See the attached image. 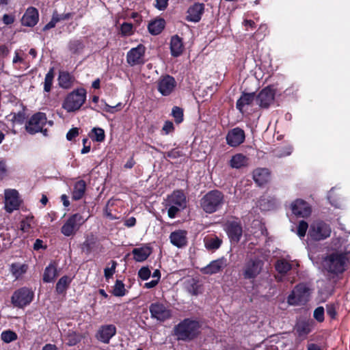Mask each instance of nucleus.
<instances>
[{"instance_id": "1", "label": "nucleus", "mask_w": 350, "mask_h": 350, "mask_svg": "<svg viewBox=\"0 0 350 350\" xmlns=\"http://www.w3.org/2000/svg\"><path fill=\"white\" fill-rule=\"evenodd\" d=\"M201 327L199 321L185 318L174 327L173 335L178 340L190 342L200 335Z\"/></svg>"}, {"instance_id": "2", "label": "nucleus", "mask_w": 350, "mask_h": 350, "mask_svg": "<svg viewBox=\"0 0 350 350\" xmlns=\"http://www.w3.org/2000/svg\"><path fill=\"white\" fill-rule=\"evenodd\" d=\"M324 268L330 274L338 275L343 273L349 262L347 253L333 252L325 258Z\"/></svg>"}, {"instance_id": "3", "label": "nucleus", "mask_w": 350, "mask_h": 350, "mask_svg": "<svg viewBox=\"0 0 350 350\" xmlns=\"http://www.w3.org/2000/svg\"><path fill=\"white\" fill-rule=\"evenodd\" d=\"M224 203V193L217 189L207 192L200 200V206L202 210L208 214L213 213L219 210Z\"/></svg>"}, {"instance_id": "4", "label": "nucleus", "mask_w": 350, "mask_h": 350, "mask_svg": "<svg viewBox=\"0 0 350 350\" xmlns=\"http://www.w3.org/2000/svg\"><path fill=\"white\" fill-rule=\"evenodd\" d=\"M331 233L330 224L322 220H316L310 225L308 237L312 241H321L329 238Z\"/></svg>"}, {"instance_id": "5", "label": "nucleus", "mask_w": 350, "mask_h": 350, "mask_svg": "<svg viewBox=\"0 0 350 350\" xmlns=\"http://www.w3.org/2000/svg\"><path fill=\"white\" fill-rule=\"evenodd\" d=\"M86 100V89H75L68 94L62 104L68 112H73L81 108Z\"/></svg>"}, {"instance_id": "6", "label": "nucleus", "mask_w": 350, "mask_h": 350, "mask_svg": "<svg viewBox=\"0 0 350 350\" xmlns=\"http://www.w3.org/2000/svg\"><path fill=\"white\" fill-rule=\"evenodd\" d=\"M46 122V114L42 112H37L27 122L25 129L28 133L31 135L40 132L44 136H46L48 131L46 129H43Z\"/></svg>"}, {"instance_id": "7", "label": "nucleus", "mask_w": 350, "mask_h": 350, "mask_svg": "<svg viewBox=\"0 0 350 350\" xmlns=\"http://www.w3.org/2000/svg\"><path fill=\"white\" fill-rule=\"evenodd\" d=\"M34 297L33 291L27 287H21L16 290L12 297L11 303L18 308H23L30 304Z\"/></svg>"}, {"instance_id": "8", "label": "nucleus", "mask_w": 350, "mask_h": 350, "mask_svg": "<svg viewBox=\"0 0 350 350\" xmlns=\"http://www.w3.org/2000/svg\"><path fill=\"white\" fill-rule=\"evenodd\" d=\"M310 297V288L306 284L300 283L295 286L288 296V303L291 305L299 306L306 304Z\"/></svg>"}, {"instance_id": "9", "label": "nucleus", "mask_w": 350, "mask_h": 350, "mask_svg": "<svg viewBox=\"0 0 350 350\" xmlns=\"http://www.w3.org/2000/svg\"><path fill=\"white\" fill-rule=\"evenodd\" d=\"M80 213L71 215L61 228V232L66 237L73 236L85 222Z\"/></svg>"}, {"instance_id": "10", "label": "nucleus", "mask_w": 350, "mask_h": 350, "mask_svg": "<svg viewBox=\"0 0 350 350\" xmlns=\"http://www.w3.org/2000/svg\"><path fill=\"white\" fill-rule=\"evenodd\" d=\"M262 265V261L256 258L246 260L242 269L243 278L255 279L261 272Z\"/></svg>"}, {"instance_id": "11", "label": "nucleus", "mask_w": 350, "mask_h": 350, "mask_svg": "<svg viewBox=\"0 0 350 350\" xmlns=\"http://www.w3.org/2000/svg\"><path fill=\"white\" fill-rule=\"evenodd\" d=\"M149 311L152 319H157L161 323L172 317L171 310L159 301L152 303L149 306Z\"/></svg>"}, {"instance_id": "12", "label": "nucleus", "mask_w": 350, "mask_h": 350, "mask_svg": "<svg viewBox=\"0 0 350 350\" xmlns=\"http://www.w3.org/2000/svg\"><path fill=\"white\" fill-rule=\"evenodd\" d=\"M224 230L230 241L233 243H238L243 234V227L240 221H227L224 226Z\"/></svg>"}, {"instance_id": "13", "label": "nucleus", "mask_w": 350, "mask_h": 350, "mask_svg": "<svg viewBox=\"0 0 350 350\" xmlns=\"http://www.w3.org/2000/svg\"><path fill=\"white\" fill-rule=\"evenodd\" d=\"M117 328L113 324L101 325L96 334V339L104 343L109 344L110 340L116 334Z\"/></svg>"}, {"instance_id": "14", "label": "nucleus", "mask_w": 350, "mask_h": 350, "mask_svg": "<svg viewBox=\"0 0 350 350\" xmlns=\"http://www.w3.org/2000/svg\"><path fill=\"white\" fill-rule=\"evenodd\" d=\"M292 213L299 217H308L312 213L310 205L302 199H297L291 203Z\"/></svg>"}, {"instance_id": "15", "label": "nucleus", "mask_w": 350, "mask_h": 350, "mask_svg": "<svg viewBox=\"0 0 350 350\" xmlns=\"http://www.w3.org/2000/svg\"><path fill=\"white\" fill-rule=\"evenodd\" d=\"M18 192L16 189H8L5 191V209L12 213L20 206Z\"/></svg>"}, {"instance_id": "16", "label": "nucleus", "mask_w": 350, "mask_h": 350, "mask_svg": "<svg viewBox=\"0 0 350 350\" xmlns=\"http://www.w3.org/2000/svg\"><path fill=\"white\" fill-rule=\"evenodd\" d=\"M275 89H262L255 96L256 103L261 107L267 109L275 100Z\"/></svg>"}, {"instance_id": "17", "label": "nucleus", "mask_w": 350, "mask_h": 350, "mask_svg": "<svg viewBox=\"0 0 350 350\" xmlns=\"http://www.w3.org/2000/svg\"><path fill=\"white\" fill-rule=\"evenodd\" d=\"M145 47L139 44L137 47L131 49L126 55L127 62L131 66L144 64Z\"/></svg>"}, {"instance_id": "18", "label": "nucleus", "mask_w": 350, "mask_h": 350, "mask_svg": "<svg viewBox=\"0 0 350 350\" xmlns=\"http://www.w3.org/2000/svg\"><path fill=\"white\" fill-rule=\"evenodd\" d=\"M245 138V132L239 127L229 131L226 137L227 144L232 147H237L243 143Z\"/></svg>"}, {"instance_id": "19", "label": "nucleus", "mask_w": 350, "mask_h": 350, "mask_svg": "<svg viewBox=\"0 0 350 350\" xmlns=\"http://www.w3.org/2000/svg\"><path fill=\"white\" fill-rule=\"evenodd\" d=\"M226 266V259L221 257L212 260L206 267L201 268L200 272L206 275H213L221 271Z\"/></svg>"}, {"instance_id": "20", "label": "nucleus", "mask_w": 350, "mask_h": 350, "mask_svg": "<svg viewBox=\"0 0 350 350\" xmlns=\"http://www.w3.org/2000/svg\"><path fill=\"white\" fill-rule=\"evenodd\" d=\"M167 205H175L184 208L186 206L187 200L184 192L180 190H175L165 199Z\"/></svg>"}, {"instance_id": "21", "label": "nucleus", "mask_w": 350, "mask_h": 350, "mask_svg": "<svg viewBox=\"0 0 350 350\" xmlns=\"http://www.w3.org/2000/svg\"><path fill=\"white\" fill-rule=\"evenodd\" d=\"M81 248L82 252H85L86 254H90L91 252L97 250L101 251L103 245L99 243L97 237L91 234L86 237L84 242L81 244Z\"/></svg>"}, {"instance_id": "22", "label": "nucleus", "mask_w": 350, "mask_h": 350, "mask_svg": "<svg viewBox=\"0 0 350 350\" xmlns=\"http://www.w3.org/2000/svg\"><path fill=\"white\" fill-rule=\"evenodd\" d=\"M39 14L37 9L33 7L29 8L21 19V23L24 26L33 27L38 21Z\"/></svg>"}, {"instance_id": "23", "label": "nucleus", "mask_w": 350, "mask_h": 350, "mask_svg": "<svg viewBox=\"0 0 350 350\" xmlns=\"http://www.w3.org/2000/svg\"><path fill=\"white\" fill-rule=\"evenodd\" d=\"M152 253V248L148 245L146 244L141 247H136L132 250L133 259L136 262L145 261Z\"/></svg>"}, {"instance_id": "24", "label": "nucleus", "mask_w": 350, "mask_h": 350, "mask_svg": "<svg viewBox=\"0 0 350 350\" xmlns=\"http://www.w3.org/2000/svg\"><path fill=\"white\" fill-rule=\"evenodd\" d=\"M204 12V4L196 3L189 7L187 11V20L191 22H198Z\"/></svg>"}, {"instance_id": "25", "label": "nucleus", "mask_w": 350, "mask_h": 350, "mask_svg": "<svg viewBox=\"0 0 350 350\" xmlns=\"http://www.w3.org/2000/svg\"><path fill=\"white\" fill-rule=\"evenodd\" d=\"M253 179L255 183L262 186L267 183L270 179V172L267 168H257L253 172Z\"/></svg>"}, {"instance_id": "26", "label": "nucleus", "mask_w": 350, "mask_h": 350, "mask_svg": "<svg viewBox=\"0 0 350 350\" xmlns=\"http://www.w3.org/2000/svg\"><path fill=\"white\" fill-rule=\"evenodd\" d=\"M170 239L172 245L182 247L187 243V232L182 230L174 231L170 234Z\"/></svg>"}, {"instance_id": "27", "label": "nucleus", "mask_w": 350, "mask_h": 350, "mask_svg": "<svg viewBox=\"0 0 350 350\" xmlns=\"http://www.w3.org/2000/svg\"><path fill=\"white\" fill-rule=\"evenodd\" d=\"M57 275V262L51 261L44 271L42 280L45 283H50L53 282Z\"/></svg>"}, {"instance_id": "28", "label": "nucleus", "mask_w": 350, "mask_h": 350, "mask_svg": "<svg viewBox=\"0 0 350 350\" xmlns=\"http://www.w3.org/2000/svg\"><path fill=\"white\" fill-rule=\"evenodd\" d=\"M313 322L312 321H301L296 323L295 330L299 337L306 336L312 329Z\"/></svg>"}, {"instance_id": "29", "label": "nucleus", "mask_w": 350, "mask_h": 350, "mask_svg": "<svg viewBox=\"0 0 350 350\" xmlns=\"http://www.w3.org/2000/svg\"><path fill=\"white\" fill-rule=\"evenodd\" d=\"M249 159L241 153H237L233 155L229 161V165L232 168L240 169L246 167L248 165Z\"/></svg>"}, {"instance_id": "30", "label": "nucleus", "mask_w": 350, "mask_h": 350, "mask_svg": "<svg viewBox=\"0 0 350 350\" xmlns=\"http://www.w3.org/2000/svg\"><path fill=\"white\" fill-rule=\"evenodd\" d=\"M204 242L207 250L214 252L221 247L223 241L216 235H211L206 237Z\"/></svg>"}, {"instance_id": "31", "label": "nucleus", "mask_w": 350, "mask_h": 350, "mask_svg": "<svg viewBox=\"0 0 350 350\" xmlns=\"http://www.w3.org/2000/svg\"><path fill=\"white\" fill-rule=\"evenodd\" d=\"M254 99V93L243 92L241 97L237 101L236 107L240 112L243 113L244 107L251 105Z\"/></svg>"}, {"instance_id": "32", "label": "nucleus", "mask_w": 350, "mask_h": 350, "mask_svg": "<svg viewBox=\"0 0 350 350\" xmlns=\"http://www.w3.org/2000/svg\"><path fill=\"white\" fill-rule=\"evenodd\" d=\"M86 191V183L83 180H80L76 182L74 185L72 198L73 200H79L85 195Z\"/></svg>"}, {"instance_id": "33", "label": "nucleus", "mask_w": 350, "mask_h": 350, "mask_svg": "<svg viewBox=\"0 0 350 350\" xmlns=\"http://www.w3.org/2000/svg\"><path fill=\"white\" fill-rule=\"evenodd\" d=\"M170 49L172 55L174 57H178L182 53L183 45L181 39L178 36H174L172 38Z\"/></svg>"}, {"instance_id": "34", "label": "nucleus", "mask_w": 350, "mask_h": 350, "mask_svg": "<svg viewBox=\"0 0 350 350\" xmlns=\"http://www.w3.org/2000/svg\"><path fill=\"white\" fill-rule=\"evenodd\" d=\"M72 278L68 275H64L59 279L55 286V291L57 294L61 295L64 293L69 288Z\"/></svg>"}, {"instance_id": "35", "label": "nucleus", "mask_w": 350, "mask_h": 350, "mask_svg": "<svg viewBox=\"0 0 350 350\" xmlns=\"http://www.w3.org/2000/svg\"><path fill=\"white\" fill-rule=\"evenodd\" d=\"M28 269V265L27 264H21L18 262L12 263L10 265V272L16 278H19L23 274H25Z\"/></svg>"}, {"instance_id": "36", "label": "nucleus", "mask_w": 350, "mask_h": 350, "mask_svg": "<svg viewBox=\"0 0 350 350\" xmlns=\"http://www.w3.org/2000/svg\"><path fill=\"white\" fill-rule=\"evenodd\" d=\"M58 81L61 88H68L75 85L73 77L67 72H60Z\"/></svg>"}, {"instance_id": "37", "label": "nucleus", "mask_w": 350, "mask_h": 350, "mask_svg": "<svg viewBox=\"0 0 350 350\" xmlns=\"http://www.w3.org/2000/svg\"><path fill=\"white\" fill-rule=\"evenodd\" d=\"M165 26V21L159 18L155 20L148 25V30L152 35H158L161 33Z\"/></svg>"}, {"instance_id": "38", "label": "nucleus", "mask_w": 350, "mask_h": 350, "mask_svg": "<svg viewBox=\"0 0 350 350\" xmlns=\"http://www.w3.org/2000/svg\"><path fill=\"white\" fill-rule=\"evenodd\" d=\"M275 268L279 273L285 275L292 269V265L284 259H280L276 261Z\"/></svg>"}, {"instance_id": "39", "label": "nucleus", "mask_w": 350, "mask_h": 350, "mask_svg": "<svg viewBox=\"0 0 350 350\" xmlns=\"http://www.w3.org/2000/svg\"><path fill=\"white\" fill-rule=\"evenodd\" d=\"M176 82L174 78L166 75L160 77L159 80V88H175Z\"/></svg>"}, {"instance_id": "40", "label": "nucleus", "mask_w": 350, "mask_h": 350, "mask_svg": "<svg viewBox=\"0 0 350 350\" xmlns=\"http://www.w3.org/2000/svg\"><path fill=\"white\" fill-rule=\"evenodd\" d=\"M89 136L92 141L102 142L105 138V131L99 127L94 128L92 129Z\"/></svg>"}, {"instance_id": "41", "label": "nucleus", "mask_w": 350, "mask_h": 350, "mask_svg": "<svg viewBox=\"0 0 350 350\" xmlns=\"http://www.w3.org/2000/svg\"><path fill=\"white\" fill-rule=\"evenodd\" d=\"M200 286L198 284V281L192 278L188 280L186 283V288L189 293L192 295H198L200 293Z\"/></svg>"}, {"instance_id": "42", "label": "nucleus", "mask_w": 350, "mask_h": 350, "mask_svg": "<svg viewBox=\"0 0 350 350\" xmlns=\"http://www.w3.org/2000/svg\"><path fill=\"white\" fill-rule=\"evenodd\" d=\"M126 290L122 280H117L115 282L112 294L116 297H122L126 295Z\"/></svg>"}, {"instance_id": "43", "label": "nucleus", "mask_w": 350, "mask_h": 350, "mask_svg": "<svg viewBox=\"0 0 350 350\" xmlns=\"http://www.w3.org/2000/svg\"><path fill=\"white\" fill-rule=\"evenodd\" d=\"M171 115L176 124L182 123L184 120V110L183 108L174 106L172 107Z\"/></svg>"}, {"instance_id": "44", "label": "nucleus", "mask_w": 350, "mask_h": 350, "mask_svg": "<svg viewBox=\"0 0 350 350\" xmlns=\"http://www.w3.org/2000/svg\"><path fill=\"white\" fill-rule=\"evenodd\" d=\"M9 117H10V120L14 123H17L19 124H22L26 119V115L24 110L20 111L18 113L12 112L9 115Z\"/></svg>"}, {"instance_id": "45", "label": "nucleus", "mask_w": 350, "mask_h": 350, "mask_svg": "<svg viewBox=\"0 0 350 350\" xmlns=\"http://www.w3.org/2000/svg\"><path fill=\"white\" fill-rule=\"evenodd\" d=\"M17 334L12 330L3 331L1 334V340L5 343H10L17 339Z\"/></svg>"}, {"instance_id": "46", "label": "nucleus", "mask_w": 350, "mask_h": 350, "mask_svg": "<svg viewBox=\"0 0 350 350\" xmlns=\"http://www.w3.org/2000/svg\"><path fill=\"white\" fill-rule=\"evenodd\" d=\"M309 227L308 224L306 221L301 220L297 226V234L299 237H304L306 234L307 230H309Z\"/></svg>"}, {"instance_id": "47", "label": "nucleus", "mask_w": 350, "mask_h": 350, "mask_svg": "<svg viewBox=\"0 0 350 350\" xmlns=\"http://www.w3.org/2000/svg\"><path fill=\"white\" fill-rule=\"evenodd\" d=\"M70 50L73 53H79L83 48V44L79 40H73L70 42Z\"/></svg>"}, {"instance_id": "48", "label": "nucleus", "mask_w": 350, "mask_h": 350, "mask_svg": "<svg viewBox=\"0 0 350 350\" xmlns=\"http://www.w3.org/2000/svg\"><path fill=\"white\" fill-rule=\"evenodd\" d=\"M324 314V308L323 306H319L314 310L313 317L318 322L322 323L325 319Z\"/></svg>"}, {"instance_id": "49", "label": "nucleus", "mask_w": 350, "mask_h": 350, "mask_svg": "<svg viewBox=\"0 0 350 350\" xmlns=\"http://www.w3.org/2000/svg\"><path fill=\"white\" fill-rule=\"evenodd\" d=\"M165 206L166 208L169 207L168 210H167V215L170 218H172V219L175 218L176 217L177 214L180 211V209L182 208L180 206L172 205V204L167 205L165 204Z\"/></svg>"}, {"instance_id": "50", "label": "nucleus", "mask_w": 350, "mask_h": 350, "mask_svg": "<svg viewBox=\"0 0 350 350\" xmlns=\"http://www.w3.org/2000/svg\"><path fill=\"white\" fill-rule=\"evenodd\" d=\"M117 266V262L111 260V267H106L104 269V275L107 280L111 278L116 272V268Z\"/></svg>"}, {"instance_id": "51", "label": "nucleus", "mask_w": 350, "mask_h": 350, "mask_svg": "<svg viewBox=\"0 0 350 350\" xmlns=\"http://www.w3.org/2000/svg\"><path fill=\"white\" fill-rule=\"evenodd\" d=\"M151 275V271L148 267H142L138 271V277L142 280H147Z\"/></svg>"}, {"instance_id": "52", "label": "nucleus", "mask_w": 350, "mask_h": 350, "mask_svg": "<svg viewBox=\"0 0 350 350\" xmlns=\"http://www.w3.org/2000/svg\"><path fill=\"white\" fill-rule=\"evenodd\" d=\"M165 155L170 159H175L183 157V153L178 148H175L167 152H165Z\"/></svg>"}, {"instance_id": "53", "label": "nucleus", "mask_w": 350, "mask_h": 350, "mask_svg": "<svg viewBox=\"0 0 350 350\" xmlns=\"http://www.w3.org/2000/svg\"><path fill=\"white\" fill-rule=\"evenodd\" d=\"M327 314L332 320L335 319L337 317L336 306L334 304H328L326 305Z\"/></svg>"}, {"instance_id": "54", "label": "nucleus", "mask_w": 350, "mask_h": 350, "mask_svg": "<svg viewBox=\"0 0 350 350\" xmlns=\"http://www.w3.org/2000/svg\"><path fill=\"white\" fill-rule=\"evenodd\" d=\"M121 33L124 36H129L133 33V25L129 23H124L121 25Z\"/></svg>"}, {"instance_id": "55", "label": "nucleus", "mask_w": 350, "mask_h": 350, "mask_svg": "<svg viewBox=\"0 0 350 350\" xmlns=\"http://www.w3.org/2000/svg\"><path fill=\"white\" fill-rule=\"evenodd\" d=\"M174 126L172 121L167 120L164 122L163 126L162 128V131L165 135H168L170 133L174 131Z\"/></svg>"}, {"instance_id": "56", "label": "nucleus", "mask_w": 350, "mask_h": 350, "mask_svg": "<svg viewBox=\"0 0 350 350\" xmlns=\"http://www.w3.org/2000/svg\"><path fill=\"white\" fill-rule=\"evenodd\" d=\"M54 77V70L53 68H51L50 70L46 75L45 81H44V88H51L52 85V81Z\"/></svg>"}, {"instance_id": "57", "label": "nucleus", "mask_w": 350, "mask_h": 350, "mask_svg": "<svg viewBox=\"0 0 350 350\" xmlns=\"http://www.w3.org/2000/svg\"><path fill=\"white\" fill-rule=\"evenodd\" d=\"M207 94L208 92L206 89H194L193 92V95L198 102H200L199 98H204Z\"/></svg>"}, {"instance_id": "58", "label": "nucleus", "mask_w": 350, "mask_h": 350, "mask_svg": "<svg viewBox=\"0 0 350 350\" xmlns=\"http://www.w3.org/2000/svg\"><path fill=\"white\" fill-rule=\"evenodd\" d=\"M78 135H79V129L77 127L72 128L67 133L66 139L68 141H72L73 139H75Z\"/></svg>"}, {"instance_id": "59", "label": "nucleus", "mask_w": 350, "mask_h": 350, "mask_svg": "<svg viewBox=\"0 0 350 350\" xmlns=\"http://www.w3.org/2000/svg\"><path fill=\"white\" fill-rule=\"evenodd\" d=\"M70 16L71 14L70 13L59 14L57 12H54L53 14V16L57 20V23L61 21L67 20L70 18Z\"/></svg>"}, {"instance_id": "60", "label": "nucleus", "mask_w": 350, "mask_h": 350, "mask_svg": "<svg viewBox=\"0 0 350 350\" xmlns=\"http://www.w3.org/2000/svg\"><path fill=\"white\" fill-rule=\"evenodd\" d=\"M79 341V338L75 334H70L68 336L67 345L68 346H74L76 345Z\"/></svg>"}, {"instance_id": "61", "label": "nucleus", "mask_w": 350, "mask_h": 350, "mask_svg": "<svg viewBox=\"0 0 350 350\" xmlns=\"http://www.w3.org/2000/svg\"><path fill=\"white\" fill-rule=\"evenodd\" d=\"M2 20L5 25H8L12 24L14 22L15 18L14 16L12 14H5L3 16Z\"/></svg>"}, {"instance_id": "62", "label": "nucleus", "mask_w": 350, "mask_h": 350, "mask_svg": "<svg viewBox=\"0 0 350 350\" xmlns=\"http://www.w3.org/2000/svg\"><path fill=\"white\" fill-rule=\"evenodd\" d=\"M83 147L81 150V154H86L90 151V142L88 141V139L84 138L83 139Z\"/></svg>"}, {"instance_id": "63", "label": "nucleus", "mask_w": 350, "mask_h": 350, "mask_svg": "<svg viewBox=\"0 0 350 350\" xmlns=\"http://www.w3.org/2000/svg\"><path fill=\"white\" fill-rule=\"evenodd\" d=\"M20 229L23 232H29L31 229V225L27 220H22L20 223Z\"/></svg>"}, {"instance_id": "64", "label": "nucleus", "mask_w": 350, "mask_h": 350, "mask_svg": "<svg viewBox=\"0 0 350 350\" xmlns=\"http://www.w3.org/2000/svg\"><path fill=\"white\" fill-rule=\"evenodd\" d=\"M7 174V165L4 161H0V180L3 179V178Z\"/></svg>"}]
</instances>
